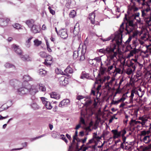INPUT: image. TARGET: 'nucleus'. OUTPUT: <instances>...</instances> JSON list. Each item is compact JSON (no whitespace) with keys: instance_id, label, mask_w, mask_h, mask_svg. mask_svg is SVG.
<instances>
[{"instance_id":"44","label":"nucleus","mask_w":151,"mask_h":151,"mask_svg":"<svg viewBox=\"0 0 151 151\" xmlns=\"http://www.w3.org/2000/svg\"><path fill=\"white\" fill-rule=\"evenodd\" d=\"M106 70V68H104L101 67L100 68V73L101 75H103L104 74L105 71Z\"/></svg>"},{"instance_id":"36","label":"nucleus","mask_w":151,"mask_h":151,"mask_svg":"<svg viewBox=\"0 0 151 151\" xmlns=\"http://www.w3.org/2000/svg\"><path fill=\"white\" fill-rule=\"evenodd\" d=\"M35 45L36 46H38L40 45L41 43V41H39L38 40H35L34 41Z\"/></svg>"},{"instance_id":"11","label":"nucleus","mask_w":151,"mask_h":151,"mask_svg":"<svg viewBox=\"0 0 151 151\" xmlns=\"http://www.w3.org/2000/svg\"><path fill=\"white\" fill-rule=\"evenodd\" d=\"M46 58L45 60L44 63L47 66H50L52 63V58L51 56L47 55Z\"/></svg>"},{"instance_id":"62","label":"nucleus","mask_w":151,"mask_h":151,"mask_svg":"<svg viewBox=\"0 0 151 151\" xmlns=\"http://www.w3.org/2000/svg\"><path fill=\"white\" fill-rule=\"evenodd\" d=\"M8 117V116H7L5 117H3L1 115H0V120H2L3 119H6Z\"/></svg>"},{"instance_id":"29","label":"nucleus","mask_w":151,"mask_h":151,"mask_svg":"<svg viewBox=\"0 0 151 151\" xmlns=\"http://www.w3.org/2000/svg\"><path fill=\"white\" fill-rule=\"evenodd\" d=\"M149 137V136H145L143 138L144 142H145V143H147L149 142L150 141Z\"/></svg>"},{"instance_id":"32","label":"nucleus","mask_w":151,"mask_h":151,"mask_svg":"<svg viewBox=\"0 0 151 151\" xmlns=\"http://www.w3.org/2000/svg\"><path fill=\"white\" fill-rule=\"evenodd\" d=\"M31 107L34 109H38L39 106L36 103H33L31 105Z\"/></svg>"},{"instance_id":"59","label":"nucleus","mask_w":151,"mask_h":151,"mask_svg":"<svg viewBox=\"0 0 151 151\" xmlns=\"http://www.w3.org/2000/svg\"><path fill=\"white\" fill-rule=\"evenodd\" d=\"M124 145H126V143H124V142H122V143L120 145V147L122 148V149L124 150Z\"/></svg>"},{"instance_id":"14","label":"nucleus","mask_w":151,"mask_h":151,"mask_svg":"<svg viewBox=\"0 0 151 151\" xmlns=\"http://www.w3.org/2000/svg\"><path fill=\"white\" fill-rule=\"evenodd\" d=\"M31 32L34 33L39 32L40 31V27L39 26L34 24L30 28Z\"/></svg>"},{"instance_id":"9","label":"nucleus","mask_w":151,"mask_h":151,"mask_svg":"<svg viewBox=\"0 0 151 151\" xmlns=\"http://www.w3.org/2000/svg\"><path fill=\"white\" fill-rule=\"evenodd\" d=\"M78 56V57L80 55L79 60L80 61L83 60L85 59L84 52L83 51L82 49L79 48L78 50L77 51Z\"/></svg>"},{"instance_id":"35","label":"nucleus","mask_w":151,"mask_h":151,"mask_svg":"<svg viewBox=\"0 0 151 151\" xmlns=\"http://www.w3.org/2000/svg\"><path fill=\"white\" fill-rule=\"evenodd\" d=\"M116 64L114 63H113L112 65H109L108 68V71H110L112 70L113 68H116Z\"/></svg>"},{"instance_id":"56","label":"nucleus","mask_w":151,"mask_h":151,"mask_svg":"<svg viewBox=\"0 0 151 151\" xmlns=\"http://www.w3.org/2000/svg\"><path fill=\"white\" fill-rule=\"evenodd\" d=\"M109 58V60L107 62V63H105V65L107 67H108L111 65V64H110V61L111 60H110V58Z\"/></svg>"},{"instance_id":"3","label":"nucleus","mask_w":151,"mask_h":151,"mask_svg":"<svg viewBox=\"0 0 151 151\" xmlns=\"http://www.w3.org/2000/svg\"><path fill=\"white\" fill-rule=\"evenodd\" d=\"M126 20L128 23V25L127 24L126 30L127 31L126 34H129L131 32L133 31L134 29L135 25L134 24V19L132 17L130 18L129 17L128 19L127 17L126 14H125V17L124 18V21Z\"/></svg>"},{"instance_id":"34","label":"nucleus","mask_w":151,"mask_h":151,"mask_svg":"<svg viewBox=\"0 0 151 151\" xmlns=\"http://www.w3.org/2000/svg\"><path fill=\"white\" fill-rule=\"evenodd\" d=\"M40 55L42 58H46L47 56V54L44 52L42 51L39 53Z\"/></svg>"},{"instance_id":"4","label":"nucleus","mask_w":151,"mask_h":151,"mask_svg":"<svg viewBox=\"0 0 151 151\" xmlns=\"http://www.w3.org/2000/svg\"><path fill=\"white\" fill-rule=\"evenodd\" d=\"M29 86H30V84H29L27 83L25 85L23 84L21 87L17 89L18 93L20 95L29 94L28 88Z\"/></svg>"},{"instance_id":"61","label":"nucleus","mask_w":151,"mask_h":151,"mask_svg":"<svg viewBox=\"0 0 151 151\" xmlns=\"http://www.w3.org/2000/svg\"><path fill=\"white\" fill-rule=\"evenodd\" d=\"M125 145V147L124 148V150H129L131 148V147L129 146L126 145Z\"/></svg>"},{"instance_id":"53","label":"nucleus","mask_w":151,"mask_h":151,"mask_svg":"<svg viewBox=\"0 0 151 151\" xmlns=\"http://www.w3.org/2000/svg\"><path fill=\"white\" fill-rule=\"evenodd\" d=\"M123 25H124V23H122V24L121 25L120 28H121L119 29V32H119V33L121 32V30L122 31V32L121 33L122 35V33L123 32L122 30L123 29Z\"/></svg>"},{"instance_id":"7","label":"nucleus","mask_w":151,"mask_h":151,"mask_svg":"<svg viewBox=\"0 0 151 151\" xmlns=\"http://www.w3.org/2000/svg\"><path fill=\"white\" fill-rule=\"evenodd\" d=\"M68 80L67 78L65 76H62L58 78V81L60 85L65 86L68 83Z\"/></svg>"},{"instance_id":"13","label":"nucleus","mask_w":151,"mask_h":151,"mask_svg":"<svg viewBox=\"0 0 151 151\" xmlns=\"http://www.w3.org/2000/svg\"><path fill=\"white\" fill-rule=\"evenodd\" d=\"M59 33L60 37L62 38L65 39L68 37V35L65 30L63 29L60 30L59 32Z\"/></svg>"},{"instance_id":"15","label":"nucleus","mask_w":151,"mask_h":151,"mask_svg":"<svg viewBox=\"0 0 151 151\" xmlns=\"http://www.w3.org/2000/svg\"><path fill=\"white\" fill-rule=\"evenodd\" d=\"M9 20L8 19L0 18V26L2 27L6 26Z\"/></svg>"},{"instance_id":"60","label":"nucleus","mask_w":151,"mask_h":151,"mask_svg":"<svg viewBox=\"0 0 151 151\" xmlns=\"http://www.w3.org/2000/svg\"><path fill=\"white\" fill-rule=\"evenodd\" d=\"M125 99L126 98L122 96V97L121 98H120V99H119V100L120 102H121V101H124Z\"/></svg>"},{"instance_id":"58","label":"nucleus","mask_w":151,"mask_h":151,"mask_svg":"<svg viewBox=\"0 0 151 151\" xmlns=\"http://www.w3.org/2000/svg\"><path fill=\"white\" fill-rule=\"evenodd\" d=\"M135 93V91L134 90H132V91L130 97L132 98V100L134 96V93Z\"/></svg>"},{"instance_id":"6","label":"nucleus","mask_w":151,"mask_h":151,"mask_svg":"<svg viewBox=\"0 0 151 151\" xmlns=\"http://www.w3.org/2000/svg\"><path fill=\"white\" fill-rule=\"evenodd\" d=\"M28 91L30 95L34 96L35 94L38 92V90L37 88L35 85H32L29 86L28 88Z\"/></svg>"},{"instance_id":"24","label":"nucleus","mask_w":151,"mask_h":151,"mask_svg":"<svg viewBox=\"0 0 151 151\" xmlns=\"http://www.w3.org/2000/svg\"><path fill=\"white\" fill-rule=\"evenodd\" d=\"M64 71L67 73H71L73 72L72 69L69 66L67 67L66 68L65 70Z\"/></svg>"},{"instance_id":"27","label":"nucleus","mask_w":151,"mask_h":151,"mask_svg":"<svg viewBox=\"0 0 151 151\" xmlns=\"http://www.w3.org/2000/svg\"><path fill=\"white\" fill-rule=\"evenodd\" d=\"M46 135V134H43L42 135H41L40 136H39L38 137H35V138H31L30 140H31V141H33L36 139H39V138H41L42 137H44V136H45Z\"/></svg>"},{"instance_id":"57","label":"nucleus","mask_w":151,"mask_h":151,"mask_svg":"<svg viewBox=\"0 0 151 151\" xmlns=\"http://www.w3.org/2000/svg\"><path fill=\"white\" fill-rule=\"evenodd\" d=\"M41 100L42 101V103L45 104L46 102L47 101L46 100V99H45V98L44 97H41Z\"/></svg>"},{"instance_id":"49","label":"nucleus","mask_w":151,"mask_h":151,"mask_svg":"<svg viewBox=\"0 0 151 151\" xmlns=\"http://www.w3.org/2000/svg\"><path fill=\"white\" fill-rule=\"evenodd\" d=\"M76 37H77L78 38V40L79 41H81V33L80 32H79L78 34L76 35Z\"/></svg>"},{"instance_id":"46","label":"nucleus","mask_w":151,"mask_h":151,"mask_svg":"<svg viewBox=\"0 0 151 151\" xmlns=\"http://www.w3.org/2000/svg\"><path fill=\"white\" fill-rule=\"evenodd\" d=\"M129 65L130 67H132V68L133 69V70H135L136 67L135 66L134 63H133L132 60L130 62Z\"/></svg>"},{"instance_id":"2","label":"nucleus","mask_w":151,"mask_h":151,"mask_svg":"<svg viewBox=\"0 0 151 151\" xmlns=\"http://www.w3.org/2000/svg\"><path fill=\"white\" fill-rule=\"evenodd\" d=\"M122 31L119 33L115 32V35H111L109 37L105 39H101L103 42L109 41L111 40H112V41H115L116 44L118 45H121L122 43V36L121 33Z\"/></svg>"},{"instance_id":"41","label":"nucleus","mask_w":151,"mask_h":151,"mask_svg":"<svg viewBox=\"0 0 151 151\" xmlns=\"http://www.w3.org/2000/svg\"><path fill=\"white\" fill-rule=\"evenodd\" d=\"M136 53V51L135 50H131L129 54L128 55V57H130L132 56H133L134 54H135Z\"/></svg>"},{"instance_id":"47","label":"nucleus","mask_w":151,"mask_h":151,"mask_svg":"<svg viewBox=\"0 0 151 151\" xmlns=\"http://www.w3.org/2000/svg\"><path fill=\"white\" fill-rule=\"evenodd\" d=\"M109 132L107 131H106V130L104 131L103 132V133L102 134V136L103 137H104L105 136H106L107 135H108L109 134Z\"/></svg>"},{"instance_id":"52","label":"nucleus","mask_w":151,"mask_h":151,"mask_svg":"<svg viewBox=\"0 0 151 151\" xmlns=\"http://www.w3.org/2000/svg\"><path fill=\"white\" fill-rule=\"evenodd\" d=\"M119 102H120L119 100L118 101H114L113 100L112 102L111 103V104L116 105Z\"/></svg>"},{"instance_id":"54","label":"nucleus","mask_w":151,"mask_h":151,"mask_svg":"<svg viewBox=\"0 0 151 151\" xmlns=\"http://www.w3.org/2000/svg\"><path fill=\"white\" fill-rule=\"evenodd\" d=\"M148 131H147L146 132L145 131L143 130L141 132V135L145 136L147 134H148Z\"/></svg>"},{"instance_id":"63","label":"nucleus","mask_w":151,"mask_h":151,"mask_svg":"<svg viewBox=\"0 0 151 151\" xmlns=\"http://www.w3.org/2000/svg\"><path fill=\"white\" fill-rule=\"evenodd\" d=\"M83 97L82 96H77V99L78 100H80L81 99H83Z\"/></svg>"},{"instance_id":"25","label":"nucleus","mask_w":151,"mask_h":151,"mask_svg":"<svg viewBox=\"0 0 151 151\" xmlns=\"http://www.w3.org/2000/svg\"><path fill=\"white\" fill-rule=\"evenodd\" d=\"M4 66L6 68H15V66L14 65L8 63L5 64Z\"/></svg>"},{"instance_id":"50","label":"nucleus","mask_w":151,"mask_h":151,"mask_svg":"<svg viewBox=\"0 0 151 151\" xmlns=\"http://www.w3.org/2000/svg\"><path fill=\"white\" fill-rule=\"evenodd\" d=\"M48 9L52 15H53L55 14V11L51 9L50 6H49Z\"/></svg>"},{"instance_id":"55","label":"nucleus","mask_w":151,"mask_h":151,"mask_svg":"<svg viewBox=\"0 0 151 151\" xmlns=\"http://www.w3.org/2000/svg\"><path fill=\"white\" fill-rule=\"evenodd\" d=\"M150 7L149 6L147 7V8L145 9H144L143 10H142L143 11H144L145 12H149L150 11Z\"/></svg>"},{"instance_id":"8","label":"nucleus","mask_w":151,"mask_h":151,"mask_svg":"<svg viewBox=\"0 0 151 151\" xmlns=\"http://www.w3.org/2000/svg\"><path fill=\"white\" fill-rule=\"evenodd\" d=\"M76 132L75 134L73 136V139L72 142H71L70 145L69 146V148L68 151H76Z\"/></svg>"},{"instance_id":"45","label":"nucleus","mask_w":151,"mask_h":151,"mask_svg":"<svg viewBox=\"0 0 151 151\" xmlns=\"http://www.w3.org/2000/svg\"><path fill=\"white\" fill-rule=\"evenodd\" d=\"M93 60L96 61L98 63H100L101 62V58L100 57H96L94 59H92V61H93Z\"/></svg>"},{"instance_id":"5","label":"nucleus","mask_w":151,"mask_h":151,"mask_svg":"<svg viewBox=\"0 0 151 151\" xmlns=\"http://www.w3.org/2000/svg\"><path fill=\"white\" fill-rule=\"evenodd\" d=\"M142 16L143 18L145 21L148 24H150L151 15L149 16L147 12L142 11Z\"/></svg>"},{"instance_id":"22","label":"nucleus","mask_w":151,"mask_h":151,"mask_svg":"<svg viewBox=\"0 0 151 151\" xmlns=\"http://www.w3.org/2000/svg\"><path fill=\"white\" fill-rule=\"evenodd\" d=\"M45 106L47 109H51L52 107L50 102L47 101L45 104Z\"/></svg>"},{"instance_id":"42","label":"nucleus","mask_w":151,"mask_h":151,"mask_svg":"<svg viewBox=\"0 0 151 151\" xmlns=\"http://www.w3.org/2000/svg\"><path fill=\"white\" fill-rule=\"evenodd\" d=\"M139 15L140 13L139 12H137L135 14H133L132 17L134 19H136V18H138L139 19Z\"/></svg>"},{"instance_id":"23","label":"nucleus","mask_w":151,"mask_h":151,"mask_svg":"<svg viewBox=\"0 0 151 151\" xmlns=\"http://www.w3.org/2000/svg\"><path fill=\"white\" fill-rule=\"evenodd\" d=\"M132 38V36H131V35H130L127 40L125 42V44L126 45H127V46H129V47L131 48V45H129V42L131 41Z\"/></svg>"},{"instance_id":"1","label":"nucleus","mask_w":151,"mask_h":151,"mask_svg":"<svg viewBox=\"0 0 151 151\" xmlns=\"http://www.w3.org/2000/svg\"><path fill=\"white\" fill-rule=\"evenodd\" d=\"M115 49V46L111 47V46H109L106 48L99 50L98 52L104 54H107L108 58H110V60H114L115 58H116L117 55V52L114 51Z\"/></svg>"},{"instance_id":"38","label":"nucleus","mask_w":151,"mask_h":151,"mask_svg":"<svg viewBox=\"0 0 151 151\" xmlns=\"http://www.w3.org/2000/svg\"><path fill=\"white\" fill-rule=\"evenodd\" d=\"M13 26L15 28L17 29H21V26L18 23H16L13 25Z\"/></svg>"},{"instance_id":"18","label":"nucleus","mask_w":151,"mask_h":151,"mask_svg":"<svg viewBox=\"0 0 151 151\" xmlns=\"http://www.w3.org/2000/svg\"><path fill=\"white\" fill-rule=\"evenodd\" d=\"M34 22V20L32 19L28 20L26 21V23L31 28L35 24Z\"/></svg>"},{"instance_id":"48","label":"nucleus","mask_w":151,"mask_h":151,"mask_svg":"<svg viewBox=\"0 0 151 151\" xmlns=\"http://www.w3.org/2000/svg\"><path fill=\"white\" fill-rule=\"evenodd\" d=\"M61 137V139L64 140L66 143L68 142V141L67 139H66V138L64 135L62 134L60 135Z\"/></svg>"},{"instance_id":"40","label":"nucleus","mask_w":151,"mask_h":151,"mask_svg":"<svg viewBox=\"0 0 151 151\" xmlns=\"http://www.w3.org/2000/svg\"><path fill=\"white\" fill-rule=\"evenodd\" d=\"M129 124L131 126H134L135 124H137V121H136L135 120L132 119L129 123Z\"/></svg>"},{"instance_id":"51","label":"nucleus","mask_w":151,"mask_h":151,"mask_svg":"<svg viewBox=\"0 0 151 151\" xmlns=\"http://www.w3.org/2000/svg\"><path fill=\"white\" fill-rule=\"evenodd\" d=\"M58 133L55 132H53L52 134V136L54 138H56L57 137Z\"/></svg>"},{"instance_id":"26","label":"nucleus","mask_w":151,"mask_h":151,"mask_svg":"<svg viewBox=\"0 0 151 151\" xmlns=\"http://www.w3.org/2000/svg\"><path fill=\"white\" fill-rule=\"evenodd\" d=\"M39 89L40 90H41L43 92H45V91L46 88L44 85L42 84H40L39 85Z\"/></svg>"},{"instance_id":"30","label":"nucleus","mask_w":151,"mask_h":151,"mask_svg":"<svg viewBox=\"0 0 151 151\" xmlns=\"http://www.w3.org/2000/svg\"><path fill=\"white\" fill-rule=\"evenodd\" d=\"M46 71L43 69H41L40 70L39 74L42 76H44L46 74Z\"/></svg>"},{"instance_id":"12","label":"nucleus","mask_w":151,"mask_h":151,"mask_svg":"<svg viewBox=\"0 0 151 151\" xmlns=\"http://www.w3.org/2000/svg\"><path fill=\"white\" fill-rule=\"evenodd\" d=\"M12 47L13 50L17 54L21 55L22 54V50L19 46L13 44L12 46Z\"/></svg>"},{"instance_id":"20","label":"nucleus","mask_w":151,"mask_h":151,"mask_svg":"<svg viewBox=\"0 0 151 151\" xmlns=\"http://www.w3.org/2000/svg\"><path fill=\"white\" fill-rule=\"evenodd\" d=\"M20 58L23 61H28L30 60V58L29 56L27 55H21Z\"/></svg>"},{"instance_id":"31","label":"nucleus","mask_w":151,"mask_h":151,"mask_svg":"<svg viewBox=\"0 0 151 151\" xmlns=\"http://www.w3.org/2000/svg\"><path fill=\"white\" fill-rule=\"evenodd\" d=\"M115 69L114 71V73L116 72L115 74L116 75L117 73H121V70L119 68H117L116 66V68H115Z\"/></svg>"},{"instance_id":"28","label":"nucleus","mask_w":151,"mask_h":151,"mask_svg":"<svg viewBox=\"0 0 151 151\" xmlns=\"http://www.w3.org/2000/svg\"><path fill=\"white\" fill-rule=\"evenodd\" d=\"M69 16L70 17L73 18L76 15V11L74 10H72L69 14Z\"/></svg>"},{"instance_id":"16","label":"nucleus","mask_w":151,"mask_h":151,"mask_svg":"<svg viewBox=\"0 0 151 151\" xmlns=\"http://www.w3.org/2000/svg\"><path fill=\"white\" fill-rule=\"evenodd\" d=\"M111 132L114 134L113 138L114 139L120 136L121 134V132H118L116 129L112 130L111 131Z\"/></svg>"},{"instance_id":"64","label":"nucleus","mask_w":151,"mask_h":151,"mask_svg":"<svg viewBox=\"0 0 151 151\" xmlns=\"http://www.w3.org/2000/svg\"><path fill=\"white\" fill-rule=\"evenodd\" d=\"M123 81H124V80L123 78L121 79L120 80V81H119V88H120V86L122 84V82Z\"/></svg>"},{"instance_id":"33","label":"nucleus","mask_w":151,"mask_h":151,"mask_svg":"<svg viewBox=\"0 0 151 151\" xmlns=\"http://www.w3.org/2000/svg\"><path fill=\"white\" fill-rule=\"evenodd\" d=\"M18 81L15 79H12L10 81L9 83L12 86H14L15 83L17 82Z\"/></svg>"},{"instance_id":"43","label":"nucleus","mask_w":151,"mask_h":151,"mask_svg":"<svg viewBox=\"0 0 151 151\" xmlns=\"http://www.w3.org/2000/svg\"><path fill=\"white\" fill-rule=\"evenodd\" d=\"M133 70L131 68H129L127 69V71L126 73L128 75H130L133 73Z\"/></svg>"},{"instance_id":"19","label":"nucleus","mask_w":151,"mask_h":151,"mask_svg":"<svg viewBox=\"0 0 151 151\" xmlns=\"http://www.w3.org/2000/svg\"><path fill=\"white\" fill-rule=\"evenodd\" d=\"M95 17V14L94 12L89 14L88 18L90 20L92 24H94V23Z\"/></svg>"},{"instance_id":"10","label":"nucleus","mask_w":151,"mask_h":151,"mask_svg":"<svg viewBox=\"0 0 151 151\" xmlns=\"http://www.w3.org/2000/svg\"><path fill=\"white\" fill-rule=\"evenodd\" d=\"M70 101L68 99H64L60 102L59 106L60 107H66L70 104Z\"/></svg>"},{"instance_id":"17","label":"nucleus","mask_w":151,"mask_h":151,"mask_svg":"<svg viewBox=\"0 0 151 151\" xmlns=\"http://www.w3.org/2000/svg\"><path fill=\"white\" fill-rule=\"evenodd\" d=\"M50 96L51 98L56 99H59L60 98V95L57 93L55 92H52L50 94Z\"/></svg>"},{"instance_id":"21","label":"nucleus","mask_w":151,"mask_h":151,"mask_svg":"<svg viewBox=\"0 0 151 151\" xmlns=\"http://www.w3.org/2000/svg\"><path fill=\"white\" fill-rule=\"evenodd\" d=\"M23 79L24 81L27 82L30 81H32L33 79L29 75H26L24 76Z\"/></svg>"},{"instance_id":"39","label":"nucleus","mask_w":151,"mask_h":151,"mask_svg":"<svg viewBox=\"0 0 151 151\" xmlns=\"http://www.w3.org/2000/svg\"><path fill=\"white\" fill-rule=\"evenodd\" d=\"M55 72L57 74H62L63 73L61 69L58 68L55 69Z\"/></svg>"},{"instance_id":"37","label":"nucleus","mask_w":151,"mask_h":151,"mask_svg":"<svg viewBox=\"0 0 151 151\" xmlns=\"http://www.w3.org/2000/svg\"><path fill=\"white\" fill-rule=\"evenodd\" d=\"M32 38V37H31L29 38L28 40L26 41V46L27 47H29L30 45V42Z\"/></svg>"}]
</instances>
